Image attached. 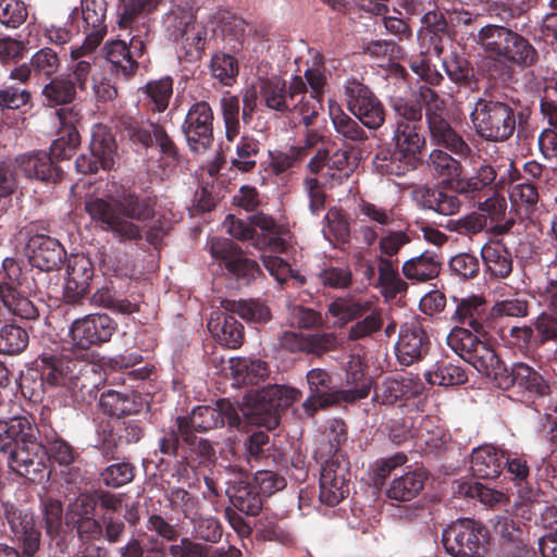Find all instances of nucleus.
<instances>
[{
  "instance_id": "obj_1",
  "label": "nucleus",
  "mask_w": 557,
  "mask_h": 557,
  "mask_svg": "<svg viewBox=\"0 0 557 557\" xmlns=\"http://www.w3.org/2000/svg\"><path fill=\"white\" fill-rule=\"evenodd\" d=\"M154 202L150 198L129 196L123 201L112 205L100 198H91L85 202L90 218L101 223L104 231L111 232L121 242L136 240L141 237L140 223L152 220L147 231V240L157 246L168 233L175 216L166 212H154Z\"/></svg>"
},
{
  "instance_id": "obj_2",
  "label": "nucleus",
  "mask_w": 557,
  "mask_h": 557,
  "mask_svg": "<svg viewBox=\"0 0 557 557\" xmlns=\"http://www.w3.org/2000/svg\"><path fill=\"white\" fill-rule=\"evenodd\" d=\"M196 10V0H172V7L165 14L164 23L175 40L184 41L197 53L205 49L207 40L215 34L216 29L224 34L242 25V21L230 11L219 9L210 15L208 23L211 28H209L195 23Z\"/></svg>"
},
{
  "instance_id": "obj_3",
  "label": "nucleus",
  "mask_w": 557,
  "mask_h": 557,
  "mask_svg": "<svg viewBox=\"0 0 557 557\" xmlns=\"http://www.w3.org/2000/svg\"><path fill=\"white\" fill-rule=\"evenodd\" d=\"M394 149L380 151L373 164L381 174L400 176L417 168L422 160L425 139L418 125L396 123L392 138Z\"/></svg>"
},
{
  "instance_id": "obj_4",
  "label": "nucleus",
  "mask_w": 557,
  "mask_h": 557,
  "mask_svg": "<svg viewBox=\"0 0 557 557\" xmlns=\"http://www.w3.org/2000/svg\"><path fill=\"white\" fill-rule=\"evenodd\" d=\"M447 345L479 373L496 385L505 366L485 342L465 327H454L447 335Z\"/></svg>"
},
{
  "instance_id": "obj_5",
  "label": "nucleus",
  "mask_w": 557,
  "mask_h": 557,
  "mask_svg": "<svg viewBox=\"0 0 557 557\" xmlns=\"http://www.w3.org/2000/svg\"><path fill=\"white\" fill-rule=\"evenodd\" d=\"M470 121L475 133L490 141H504L510 138L517 125L511 106L483 98L475 101L470 112Z\"/></svg>"
},
{
  "instance_id": "obj_6",
  "label": "nucleus",
  "mask_w": 557,
  "mask_h": 557,
  "mask_svg": "<svg viewBox=\"0 0 557 557\" xmlns=\"http://www.w3.org/2000/svg\"><path fill=\"white\" fill-rule=\"evenodd\" d=\"M225 423L231 428L240 424L238 411L228 399H220L215 407L198 406L189 417L177 418V429L185 442L190 441L193 432H206Z\"/></svg>"
},
{
  "instance_id": "obj_7",
  "label": "nucleus",
  "mask_w": 557,
  "mask_h": 557,
  "mask_svg": "<svg viewBox=\"0 0 557 557\" xmlns=\"http://www.w3.org/2000/svg\"><path fill=\"white\" fill-rule=\"evenodd\" d=\"M307 382L310 396L304 401L305 411L312 416L318 409L333 406L341 400L354 401L369 395V386L363 384L360 388L348 391H331V379L327 372L322 369H312L307 374Z\"/></svg>"
},
{
  "instance_id": "obj_8",
  "label": "nucleus",
  "mask_w": 557,
  "mask_h": 557,
  "mask_svg": "<svg viewBox=\"0 0 557 557\" xmlns=\"http://www.w3.org/2000/svg\"><path fill=\"white\" fill-rule=\"evenodd\" d=\"M484 529L471 519H458L443 530L442 541L454 557H481L484 552Z\"/></svg>"
},
{
  "instance_id": "obj_9",
  "label": "nucleus",
  "mask_w": 557,
  "mask_h": 557,
  "mask_svg": "<svg viewBox=\"0 0 557 557\" xmlns=\"http://www.w3.org/2000/svg\"><path fill=\"white\" fill-rule=\"evenodd\" d=\"M9 467L29 481L42 483L49 479L50 471L46 463L45 446L36 442L34 430L29 436L22 438L20 444L9 453Z\"/></svg>"
},
{
  "instance_id": "obj_10",
  "label": "nucleus",
  "mask_w": 557,
  "mask_h": 557,
  "mask_svg": "<svg viewBox=\"0 0 557 557\" xmlns=\"http://www.w3.org/2000/svg\"><path fill=\"white\" fill-rule=\"evenodd\" d=\"M345 96L349 111L368 128H379L385 120L382 103L357 79H347Z\"/></svg>"
},
{
  "instance_id": "obj_11",
  "label": "nucleus",
  "mask_w": 557,
  "mask_h": 557,
  "mask_svg": "<svg viewBox=\"0 0 557 557\" xmlns=\"http://www.w3.org/2000/svg\"><path fill=\"white\" fill-rule=\"evenodd\" d=\"M305 91L298 96L297 103L293 104V113L299 117L305 127L313 124L322 111V96L326 85V76L321 66L309 67L305 71Z\"/></svg>"
},
{
  "instance_id": "obj_12",
  "label": "nucleus",
  "mask_w": 557,
  "mask_h": 557,
  "mask_svg": "<svg viewBox=\"0 0 557 557\" xmlns=\"http://www.w3.org/2000/svg\"><path fill=\"white\" fill-rule=\"evenodd\" d=\"M115 331V324L108 314H87L76 319L69 330L73 347L87 349L92 345L108 342Z\"/></svg>"
},
{
  "instance_id": "obj_13",
  "label": "nucleus",
  "mask_w": 557,
  "mask_h": 557,
  "mask_svg": "<svg viewBox=\"0 0 557 557\" xmlns=\"http://www.w3.org/2000/svg\"><path fill=\"white\" fill-rule=\"evenodd\" d=\"M116 151L115 140L110 131L101 125H95L91 133L90 156L82 154L75 161L77 172L83 174L111 169Z\"/></svg>"
},
{
  "instance_id": "obj_14",
  "label": "nucleus",
  "mask_w": 557,
  "mask_h": 557,
  "mask_svg": "<svg viewBox=\"0 0 557 557\" xmlns=\"http://www.w3.org/2000/svg\"><path fill=\"white\" fill-rule=\"evenodd\" d=\"M213 120V111L208 102L198 101L190 107L182 128L191 150L203 151L212 145Z\"/></svg>"
},
{
  "instance_id": "obj_15",
  "label": "nucleus",
  "mask_w": 557,
  "mask_h": 557,
  "mask_svg": "<svg viewBox=\"0 0 557 557\" xmlns=\"http://www.w3.org/2000/svg\"><path fill=\"white\" fill-rule=\"evenodd\" d=\"M160 3V0H120L117 9V25L121 29H129V50L133 53L141 55L145 51V36H147V28L143 24L141 29H137L141 16L154 11Z\"/></svg>"
},
{
  "instance_id": "obj_16",
  "label": "nucleus",
  "mask_w": 557,
  "mask_h": 557,
  "mask_svg": "<svg viewBox=\"0 0 557 557\" xmlns=\"http://www.w3.org/2000/svg\"><path fill=\"white\" fill-rule=\"evenodd\" d=\"M348 462L333 455L324 462L320 476V499L322 503L337 505L348 494Z\"/></svg>"
},
{
  "instance_id": "obj_17",
  "label": "nucleus",
  "mask_w": 557,
  "mask_h": 557,
  "mask_svg": "<svg viewBox=\"0 0 557 557\" xmlns=\"http://www.w3.org/2000/svg\"><path fill=\"white\" fill-rule=\"evenodd\" d=\"M313 173L324 170V177L331 187L343 184L357 168V161L347 150L337 149L332 154L325 149L318 150L308 164Z\"/></svg>"
},
{
  "instance_id": "obj_18",
  "label": "nucleus",
  "mask_w": 557,
  "mask_h": 557,
  "mask_svg": "<svg viewBox=\"0 0 557 557\" xmlns=\"http://www.w3.org/2000/svg\"><path fill=\"white\" fill-rule=\"evenodd\" d=\"M305 91V82L301 76H294L286 91L285 82L280 78L260 81V101L277 112H293V104L297 103L298 96Z\"/></svg>"
},
{
  "instance_id": "obj_19",
  "label": "nucleus",
  "mask_w": 557,
  "mask_h": 557,
  "mask_svg": "<svg viewBox=\"0 0 557 557\" xmlns=\"http://www.w3.org/2000/svg\"><path fill=\"white\" fill-rule=\"evenodd\" d=\"M300 391L284 386L269 385L256 394V413H264L268 416L263 423L268 428H275L278 424L277 413L282 409H286L300 398Z\"/></svg>"
},
{
  "instance_id": "obj_20",
  "label": "nucleus",
  "mask_w": 557,
  "mask_h": 557,
  "mask_svg": "<svg viewBox=\"0 0 557 557\" xmlns=\"http://www.w3.org/2000/svg\"><path fill=\"white\" fill-rule=\"evenodd\" d=\"M25 255L33 267L41 271H53L62 264L65 251L55 238L34 234L26 243Z\"/></svg>"
},
{
  "instance_id": "obj_21",
  "label": "nucleus",
  "mask_w": 557,
  "mask_h": 557,
  "mask_svg": "<svg viewBox=\"0 0 557 557\" xmlns=\"http://www.w3.org/2000/svg\"><path fill=\"white\" fill-rule=\"evenodd\" d=\"M79 362L64 358L44 359L41 379L45 386L72 393L81 381Z\"/></svg>"
},
{
  "instance_id": "obj_22",
  "label": "nucleus",
  "mask_w": 557,
  "mask_h": 557,
  "mask_svg": "<svg viewBox=\"0 0 557 557\" xmlns=\"http://www.w3.org/2000/svg\"><path fill=\"white\" fill-rule=\"evenodd\" d=\"M429 338L420 323L412 321L401 325L395 351L403 366H410L426 354Z\"/></svg>"
},
{
  "instance_id": "obj_23",
  "label": "nucleus",
  "mask_w": 557,
  "mask_h": 557,
  "mask_svg": "<svg viewBox=\"0 0 557 557\" xmlns=\"http://www.w3.org/2000/svg\"><path fill=\"white\" fill-rule=\"evenodd\" d=\"M94 275L92 263L84 255H72L66 263L64 297L69 302H75L85 296Z\"/></svg>"
},
{
  "instance_id": "obj_24",
  "label": "nucleus",
  "mask_w": 557,
  "mask_h": 557,
  "mask_svg": "<svg viewBox=\"0 0 557 557\" xmlns=\"http://www.w3.org/2000/svg\"><path fill=\"white\" fill-rule=\"evenodd\" d=\"M8 521L15 541L20 543L25 557H34L40 546V531L32 512L12 510Z\"/></svg>"
},
{
  "instance_id": "obj_25",
  "label": "nucleus",
  "mask_w": 557,
  "mask_h": 557,
  "mask_svg": "<svg viewBox=\"0 0 557 557\" xmlns=\"http://www.w3.org/2000/svg\"><path fill=\"white\" fill-rule=\"evenodd\" d=\"M496 386L500 389H508L511 386H518L521 389L544 395L548 386L542 375L525 363H515L510 370L506 367L498 376Z\"/></svg>"
},
{
  "instance_id": "obj_26",
  "label": "nucleus",
  "mask_w": 557,
  "mask_h": 557,
  "mask_svg": "<svg viewBox=\"0 0 557 557\" xmlns=\"http://www.w3.org/2000/svg\"><path fill=\"white\" fill-rule=\"evenodd\" d=\"M493 305L488 310L491 320L504 318H524L528 315L529 302L518 293H510L505 284H498L492 290Z\"/></svg>"
},
{
  "instance_id": "obj_27",
  "label": "nucleus",
  "mask_w": 557,
  "mask_h": 557,
  "mask_svg": "<svg viewBox=\"0 0 557 557\" xmlns=\"http://www.w3.org/2000/svg\"><path fill=\"white\" fill-rule=\"evenodd\" d=\"M21 173L32 180L41 182H55L59 177V169L53 163L52 157L45 151L24 153L15 159Z\"/></svg>"
},
{
  "instance_id": "obj_28",
  "label": "nucleus",
  "mask_w": 557,
  "mask_h": 557,
  "mask_svg": "<svg viewBox=\"0 0 557 557\" xmlns=\"http://www.w3.org/2000/svg\"><path fill=\"white\" fill-rule=\"evenodd\" d=\"M455 302L456 310L453 319L469 325L476 333L481 332L484 321L490 319L485 298L482 295L471 294L462 298H455Z\"/></svg>"
},
{
  "instance_id": "obj_29",
  "label": "nucleus",
  "mask_w": 557,
  "mask_h": 557,
  "mask_svg": "<svg viewBox=\"0 0 557 557\" xmlns=\"http://www.w3.org/2000/svg\"><path fill=\"white\" fill-rule=\"evenodd\" d=\"M58 114L61 123L67 126L65 129L66 134L57 138L51 144L50 150L53 158L67 159L81 143L78 131L74 127V124L78 122L81 117L79 110L73 106L71 108L61 109Z\"/></svg>"
},
{
  "instance_id": "obj_30",
  "label": "nucleus",
  "mask_w": 557,
  "mask_h": 557,
  "mask_svg": "<svg viewBox=\"0 0 557 557\" xmlns=\"http://www.w3.org/2000/svg\"><path fill=\"white\" fill-rule=\"evenodd\" d=\"M505 453L492 445L473 448L470 469L473 475L482 479L497 478L504 468Z\"/></svg>"
},
{
  "instance_id": "obj_31",
  "label": "nucleus",
  "mask_w": 557,
  "mask_h": 557,
  "mask_svg": "<svg viewBox=\"0 0 557 557\" xmlns=\"http://www.w3.org/2000/svg\"><path fill=\"white\" fill-rule=\"evenodd\" d=\"M208 330L225 347L235 349L243 343V325L233 315L215 312L208 321Z\"/></svg>"
},
{
  "instance_id": "obj_32",
  "label": "nucleus",
  "mask_w": 557,
  "mask_h": 557,
  "mask_svg": "<svg viewBox=\"0 0 557 557\" xmlns=\"http://www.w3.org/2000/svg\"><path fill=\"white\" fill-rule=\"evenodd\" d=\"M428 124L431 139L435 145L444 146L450 152L460 157L471 154V148L450 126L447 117H433V121Z\"/></svg>"
},
{
  "instance_id": "obj_33",
  "label": "nucleus",
  "mask_w": 557,
  "mask_h": 557,
  "mask_svg": "<svg viewBox=\"0 0 557 557\" xmlns=\"http://www.w3.org/2000/svg\"><path fill=\"white\" fill-rule=\"evenodd\" d=\"M228 370L236 384H259L270 373L264 361L248 357L231 358Z\"/></svg>"
},
{
  "instance_id": "obj_34",
  "label": "nucleus",
  "mask_w": 557,
  "mask_h": 557,
  "mask_svg": "<svg viewBox=\"0 0 557 557\" xmlns=\"http://www.w3.org/2000/svg\"><path fill=\"white\" fill-rule=\"evenodd\" d=\"M422 385L410 375L387 377L375 389V399L382 404H394L401 396H414Z\"/></svg>"
},
{
  "instance_id": "obj_35",
  "label": "nucleus",
  "mask_w": 557,
  "mask_h": 557,
  "mask_svg": "<svg viewBox=\"0 0 557 557\" xmlns=\"http://www.w3.org/2000/svg\"><path fill=\"white\" fill-rule=\"evenodd\" d=\"M255 490L256 486H252L247 480L239 479L226 488V494L238 510L256 516L261 510L262 499L259 492Z\"/></svg>"
},
{
  "instance_id": "obj_36",
  "label": "nucleus",
  "mask_w": 557,
  "mask_h": 557,
  "mask_svg": "<svg viewBox=\"0 0 557 557\" xmlns=\"http://www.w3.org/2000/svg\"><path fill=\"white\" fill-rule=\"evenodd\" d=\"M481 257L487 271L494 277H507L512 271V259L506 247L499 242L485 244Z\"/></svg>"
},
{
  "instance_id": "obj_37",
  "label": "nucleus",
  "mask_w": 557,
  "mask_h": 557,
  "mask_svg": "<svg viewBox=\"0 0 557 557\" xmlns=\"http://www.w3.org/2000/svg\"><path fill=\"white\" fill-rule=\"evenodd\" d=\"M428 166L432 174L449 188H453L458 176L462 174L460 162L441 149L431 151Z\"/></svg>"
},
{
  "instance_id": "obj_38",
  "label": "nucleus",
  "mask_w": 557,
  "mask_h": 557,
  "mask_svg": "<svg viewBox=\"0 0 557 557\" xmlns=\"http://www.w3.org/2000/svg\"><path fill=\"white\" fill-rule=\"evenodd\" d=\"M104 57L111 64V70L116 74L124 77H129L135 74L137 62L124 40H112L106 44Z\"/></svg>"
},
{
  "instance_id": "obj_39",
  "label": "nucleus",
  "mask_w": 557,
  "mask_h": 557,
  "mask_svg": "<svg viewBox=\"0 0 557 557\" xmlns=\"http://www.w3.org/2000/svg\"><path fill=\"white\" fill-rule=\"evenodd\" d=\"M401 271L408 280L425 282L438 275L440 262L433 253L425 251L405 261Z\"/></svg>"
},
{
  "instance_id": "obj_40",
  "label": "nucleus",
  "mask_w": 557,
  "mask_h": 557,
  "mask_svg": "<svg viewBox=\"0 0 557 557\" xmlns=\"http://www.w3.org/2000/svg\"><path fill=\"white\" fill-rule=\"evenodd\" d=\"M425 474L422 470H414L396 478L387 490V496L399 502L414 498L423 488Z\"/></svg>"
},
{
  "instance_id": "obj_41",
  "label": "nucleus",
  "mask_w": 557,
  "mask_h": 557,
  "mask_svg": "<svg viewBox=\"0 0 557 557\" xmlns=\"http://www.w3.org/2000/svg\"><path fill=\"white\" fill-rule=\"evenodd\" d=\"M329 115L335 132L345 139L362 141L367 139L366 131L357 121L347 115L335 100H329Z\"/></svg>"
},
{
  "instance_id": "obj_42",
  "label": "nucleus",
  "mask_w": 557,
  "mask_h": 557,
  "mask_svg": "<svg viewBox=\"0 0 557 557\" xmlns=\"http://www.w3.org/2000/svg\"><path fill=\"white\" fill-rule=\"evenodd\" d=\"M512 32L506 27L486 25L479 30L475 41L490 57L499 58Z\"/></svg>"
},
{
  "instance_id": "obj_43",
  "label": "nucleus",
  "mask_w": 557,
  "mask_h": 557,
  "mask_svg": "<svg viewBox=\"0 0 557 557\" xmlns=\"http://www.w3.org/2000/svg\"><path fill=\"white\" fill-rule=\"evenodd\" d=\"M424 377L431 385L437 386H455L467 382L468 375L466 371L450 362H437L431 369L425 371Z\"/></svg>"
},
{
  "instance_id": "obj_44",
  "label": "nucleus",
  "mask_w": 557,
  "mask_h": 557,
  "mask_svg": "<svg viewBox=\"0 0 557 557\" xmlns=\"http://www.w3.org/2000/svg\"><path fill=\"white\" fill-rule=\"evenodd\" d=\"M33 425L26 418L15 417L9 421H0V451L10 453L22 438L30 435Z\"/></svg>"
},
{
  "instance_id": "obj_45",
  "label": "nucleus",
  "mask_w": 557,
  "mask_h": 557,
  "mask_svg": "<svg viewBox=\"0 0 557 557\" xmlns=\"http://www.w3.org/2000/svg\"><path fill=\"white\" fill-rule=\"evenodd\" d=\"M495 178L496 172L494 168L482 163L473 175L462 177L461 174L458 176L451 189L466 196H474L476 193L490 186Z\"/></svg>"
},
{
  "instance_id": "obj_46",
  "label": "nucleus",
  "mask_w": 557,
  "mask_h": 557,
  "mask_svg": "<svg viewBox=\"0 0 557 557\" xmlns=\"http://www.w3.org/2000/svg\"><path fill=\"white\" fill-rule=\"evenodd\" d=\"M220 113L225 128V138L233 143L240 133V103L239 98L226 91L220 99Z\"/></svg>"
},
{
  "instance_id": "obj_47",
  "label": "nucleus",
  "mask_w": 557,
  "mask_h": 557,
  "mask_svg": "<svg viewBox=\"0 0 557 557\" xmlns=\"http://www.w3.org/2000/svg\"><path fill=\"white\" fill-rule=\"evenodd\" d=\"M502 58L520 66H531L537 59V52L528 39L512 32Z\"/></svg>"
},
{
  "instance_id": "obj_48",
  "label": "nucleus",
  "mask_w": 557,
  "mask_h": 557,
  "mask_svg": "<svg viewBox=\"0 0 557 557\" xmlns=\"http://www.w3.org/2000/svg\"><path fill=\"white\" fill-rule=\"evenodd\" d=\"M0 297L4 307L14 315L22 319H35L38 314L37 308L25 296L24 290L15 288L11 283L0 289Z\"/></svg>"
},
{
  "instance_id": "obj_49",
  "label": "nucleus",
  "mask_w": 557,
  "mask_h": 557,
  "mask_svg": "<svg viewBox=\"0 0 557 557\" xmlns=\"http://www.w3.org/2000/svg\"><path fill=\"white\" fill-rule=\"evenodd\" d=\"M222 308L225 311L236 312L238 315L252 323H265L270 320V309L258 300H223L221 301Z\"/></svg>"
},
{
  "instance_id": "obj_50",
  "label": "nucleus",
  "mask_w": 557,
  "mask_h": 557,
  "mask_svg": "<svg viewBox=\"0 0 557 557\" xmlns=\"http://www.w3.org/2000/svg\"><path fill=\"white\" fill-rule=\"evenodd\" d=\"M44 103L48 107L71 103L76 97L74 83L59 76L46 84L41 91Z\"/></svg>"
},
{
  "instance_id": "obj_51",
  "label": "nucleus",
  "mask_w": 557,
  "mask_h": 557,
  "mask_svg": "<svg viewBox=\"0 0 557 557\" xmlns=\"http://www.w3.org/2000/svg\"><path fill=\"white\" fill-rule=\"evenodd\" d=\"M371 300L337 298L329 305L327 312L341 326L370 310Z\"/></svg>"
},
{
  "instance_id": "obj_52",
  "label": "nucleus",
  "mask_w": 557,
  "mask_h": 557,
  "mask_svg": "<svg viewBox=\"0 0 557 557\" xmlns=\"http://www.w3.org/2000/svg\"><path fill=\"white\" fill-rule=\"evenodd\" d=\"M416 193L418 196H421L425 208L434 210L440 214L453 215L460 209V201L454 195L431 188H420Z\"/></svg>"
},
{
  "instance_id": "obj_53",
  "label": "nucleus",
  "mask_w": 557,
  "mask_h": 557,
  "mask_svg": "<svg viewBox=\"0 0 557 557\" xmlns=\"http://www.w3.org/2000/svg\"><path fill=\"white\" fill-rule=\"evenodd\" d=\"M379 284L384 294L394 297L407 289V283L401 280L398 273L396 261L377 257Z\"/></svg>"
},
{
  "instance_id": "obj_54",
  "label": "nucleus",
  "mask_w": 557,
  "mask_h": 557,
  "mask_svg": "<svg viewBox=\"0 0 557 557\" xmlns=\"http://www.w3.org/2000/svg\"><path fill=\"white\" fill-rule=\"evenodd\" d=\"M140 90L146 96L151 110L163 112L173 94V81L169 76L161 77L148 82Z\"/></svg>"
},
{
  "instance_id": "obj_55",
  "label": "nucleus",
  "mask_w": 557,
  "mask_h": 557,
  "mask_svg": "<svg viewBox=\"0 0 557 557\" xmlns=\"http://www.w3.org/2000/svg\"><path fill=\"white\" fill-rule=\"evenodd\" d=\"M259 143L253 137L242 136L235 146V156L232 157V165L242 172L251 171L257 163Z\"/></svg>"
},
{
  "instance_id": "obj_56",
  "label": "nucleus",
  "mask_w": 557,
  "mask_h": 557,
  "mask_svg": "<svg viewBox=\"0 0 557 557\" xmlns=\"http://www.w3.org/2000/svg\"><path fill=\"white\" fill-rule=\"evenodd\" d=\"M27 344L28 335L21 326L8 324L0 330V352L7 355L18 354Z\"/></svg>"
},
{
  "instance_id": "obj_57",
  "label": "nucleus",
  "mask_w": 557,
  "mask_h": 557,
  "mask_svg": "<svg viewBox=\"0 0 557 557\" xmlns=\"http://www.w3.org/2000/svg\"><path fill=\"white\" fill-rule=\"evenodd\" d=\"M359 213L362 216V221L373 223L379 227L392 226L397 220V214L394 209H388L366 200L359 203Z\"/></svg>"
},
{
  "instance_id": "obj_58",
  "label": "nucleus",
  "mask_w": 557,
  "mask_h": 557,
  "mask_svg": "<svg viewBox=\"0 0 557 557\" xmlns=\"http://www.w3.org/2000/svg\"><path fill=\"white\" fill-rule=\"evenodd\" d=\"M30 66L35 75L48 78L58 72L60 60L54 50L42 48L32 57Z\"/></svg>"
},
{
  "instance_id": "obj_59",
  "label": "nucleus",
  "mask_w": 557,
  "mask_h": 557,
  "mask_svg": "<svg viewBox=\"0 0 557 557\" xmlns=\"http://www.w3.org/2000/svg\"><path fill=\"white\" fill-rule=\"evenodd\" d=\"M212 75L225 86H231L238 74L237 61L228 54H215L211 60Z\"/></svg>"
},
{
  "instance_id": "obj_60",
  "label": "nucleus",
  "mask_w": 557,
  "mask_h": 557,
  "mask_svg": "<svg viewBox=\"0 0 557 557\" xmlns=\"http://www.w3.org/2000/svg\"><path fill=\"white\" fill-rule=\"evenodd\" d=\"M366 314L363 320L350 327L348 334L349 339L357 341L364 338L382 327L383 321L381 312L374 307L373 300H371L370 310Z\"/></svg>"
},
{
  "instance_id": "obj_61",
  "label": "nucleus",
  "mask_w": 557,
  "mask_h": 557,
  "mask_svg": "<svg viewBox=\"0 0 557 557\" xmlns=\"http://www.w3.org/2000/svg\"><path fill=\"white\" fill-rule=\"evenodd\" d=\"M410 240V236L405 230L388 231L379 238L380 255L377 257L392 259Z\"/></svg>"
},
{
  "instance_id": "obj_62",
  "label": "nucleus",
  "mask_w": 557,
  "mask_h": 557,
  "mask_svg": "<svg viewBox=\"0 0 557 557\" xmlns=\"http://www.w3.org/2000/svg\"><path fill=\"white\" fill-rule=\"evenodd\" d=\"M27 17L24 2L20 0H0V23L12 28L22 25Z\"/></svg>"
},
{
  "instance_id": "obj_63",
  "label": "nucleus",
  "mask_w": 557,
  "mask_h": 557,
  "mask_svg": "<svg viewBox=\"0 0 557 557\" xmlns=\"http://www.w3.org/2000/svg\"><path fill=\"white\" fill-rule=\"evenodd\" d=\"M121 124L128 137L144 146H149L153 141L154 124H145L141 120L133 116H125Z\"/></svg>"
},
{
  "instance_id": "obj_64",
  "label": "nucleus",
  "mask_w": 557,
  "mask_h": 557,
  "mask_svg": "<svg viewBox=\"0 0 557 557\" xmlns=\"http://www.w3.org/2000/svg\"><path fill=\"white\" fill-rule=\"evenodd\" d=\"M325 237L345 239L349 234V223L346 214L337 209L331 208L325 215V225L322 230Z\"/></svg>"
}]
</instances>
